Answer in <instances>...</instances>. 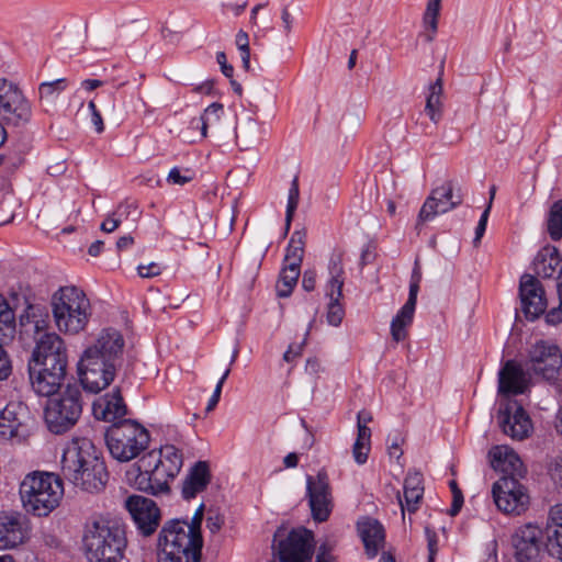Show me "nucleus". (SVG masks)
<instances>
[{
    "mask_svg": "<svg viewBox=\"0 0 562 562\" xmlns=\"http://www.w3.org/2000/svg\"><path fill=\"white\" fill-rule=\"evenodd\" d=\"M68 368V352L63 338L52 331L35 344L27 362L31 385L41 396L54 395L63 385Z\"/></svg>",
    "mask_w": 562,
    "mask_h": 562,
    "instance_id": "nucleus-1",
    "label": "nucleus"
},
{
    "mask_svg": "<svg viewBox=\"0 0 562 562\" xmlns=\"http://www.w3.org/2000/svg\"><path fill=\"white\" fill-rule=\"evenodd\" d=\"M61 473L76 487L89 493L102 491L109 479L101 451L86 437L72 438L66 445Z\"/></svg>",
    "mask_w": 562,
    "mask_h": 562,
    "instance_id": "nucleus-2",
    "label": "nucleus"
},
{
    "mask_svg": "<svg viewBox=\"0 0 562 562\" xmlns=\"http://www.w3.org/2000/svg\"><path fill=\"white\" fill-rule=\"evenodd\" d=\"M82 543L89 562H121L127 548L125 526L116 520L93 519L85 527Z\"/></svg>",
    "mask_w": 562,
    "mask_h": 562,
    "instance_id": "nucleus-3",
    "label": "nucleus"
},
{
    "mask_svg": "<svg viewBox=\"0 0 562 562\" xmlns=\"http://www.w3.org/2000/svg\"><path fill=\"white\" fill-rule=\"evenodd\" d=\"M158 562H201L203 537L184 519L166 521L158 536Z\"/></svg>",
    "mask_w": 562,
    "mask_h": 562,
    "instance_id": "nucleus-4",
    "label": "nucleus"
},
{
    "mask_svg": "<svg viewBox=\"0 0 562 562\" xmlns=\"http://www.w3.org/2000/svg\"><path fill=\"white\" fill-rule=\"evenodd\" d=\"M19 492L26 513L46 517L59 505L64 485L61 479L54 473L33 472L21 482Z\"/></svg>",
    "mask_w": 562,
    "mask_h": 562,
    "instance_id": "nucleus-5",
    "label": "nucleus"
},
{
    "mask_svg": "<svg viewBox=\"0 0 562 562\" xmlns=\"http://www.w3.org/2000/svg\"><path fill=\"white\" fill-rule=\"evenodd\" d=\"M104 440L110 456L119 462H128L148 448L149 431L133 419H122L109 426Z\"/></svg>",
    "mask_w": 562,
    "mask_h": 562,
    "instance_id": "nucleus-6",
    "label": "nucleus"
},
{
    "mask_svg": "<svg viewBox=\"0 0 562 562\" xmlns=\"http://www.w3.org/2000/svg\"><path fill=\"white\" fill-rule=\"evenodd\" d=\"M90 303L76 286H64L52 296L53 315L57 328L66 334L83 330L89 319Z\"/></svg>",
    "mask_w": 562,
    "mask_h": 562,
    "instance_id": "nucleus-7",
    "label": "nucleus"
},
{
    "mask_svg": "<svg viewBox=\"0 0 562 562\" xmlns=\"http://www.w3.org/2000/svg\"><path fill=\"white\" fill-rule=\"evenodd\" d=\"M82 407L80 386L68 384L57 396L48 398L45 405L44 418L47 428L56 435L68 431L79 420Z\"/></svg>",
    "mask_w": 562,
    "mask_h": 562,
    "instance_id": "nucleus-8",
    "label": "nucleus"
},
{
    "mask_svg": "<svg viewBox=\"0 0 562 562\" xmlns=\"http://www.w3.org/2000/svg\"><path fill=\"white\" fill-rule=\"evenodd\" d=\"M135 465L134 471L127 472L130 480L134 475L133 482L137 490L150 495L168 493L169 482L179 473V471H170L167 464L156 459L155 449L144 454Z\"/></svg>",
    "mask_w": 562,
    "mask_h": 562,
    "instance_id": "nucleus-9",
    "label": "nucleus"
},
{
    "mask_svg": "<svg viewBox=\"0 0 562 562\" xmlns=\"http://www.w3.org/2000/svg\"><path fill=\"white\" fill-rule=\"evenodd\" d=\"M33 116L31 102L12 81L0 78V120L9 126H26Z\"/></svg>",
    "mask_w": 562,
    "mask_h": 562,
    "instance_id": "nucleus-10",
    "label": "nucleus"
},
{
    "mask_svg": "<svg viewBox=\"0 0 562 562\" xmlns=\"http://www.w3.org/2000/svg\"><path fill=\"white\" fill-rule=\"evenodd\" d=\"M120 366L100 360L90 353H82L78 362V375L82 387L90 393H99L114 380Z\"/></svg>",
    "mask_w": 562,
    "mask_h": 562,
    "instance_id": "nucleus-11",
    "label": "nucleus"
},
{
    "mask_svg": "<svg viewBox=\"0 0 562 562\" xmlns=\"http://www.w3.org/2000/svg\"><path fill=\"white\" fill-rule=\"evenodd\" d=\"M492 495L497 508L505 514L519 515L526 510L529 496L518 479L503 475L492 487Z\"/></svg>",
    "mask_w": 562,
    "mask_h": 562,
    "instance_id": "nucleus-12",
    "label": "nucleus"
},
{
    "mask_svg": "<svg viewBox=\"0 0 562 562\" xmlns=\"http://www.w3.org/2000/svg\"><path fill=\"white\" fill-rule=\"evenodd\" d=\"M306 496L311 508L312 518L317 522L328 520L334 504L329 477L325 470L306 476Z\"/></svg>",
    "mask_w": 562,
    "mask_h": 562,
    "instance_id": "nucleus-13",
    "label": "nucleus"
},
{
    "mask_svg": "<svg viewBox=\"0 0 562 562\" xmlns=\"http://www.w3.org/2000/svg\"><path fill=\"white\" fill-rule=\"evenodd\" d=\"M530 370L546 380H554L562 367V352L550 341L539 340L529 349Z\"/></svg>",
    "mask_w": 562,
    "mask_h": 562,
    "instance_id": "nucleus-14",
    "label": "nucleus"
},
{
    "mask_svg": "<svg viewBox=\"0 0 562 562\" xmlns=\"http://www.w3.org/2000/svg\"><path fill=\"white\" fill-rule=\"evenodd\" d=\"M125 508L140 535L148 537L157 530L160 522V509L153 499L142 495H131L125 501Z\"/></svg>",
    "mask_w": 562,
    "mask_h": 562,
    "instance_id": "nucleus-15",
    "label": "nucleus"
},
{
    "mask_svg": "<svg viewBox=\"0 0 562 562\" xmlns=\"http://www.w3.org/2000/svg\"><path fill=\"white\" fill-rule=\"evenodd\" d=\"M543 532L535 524L528 522L518 527L512 535L514 557L517 562H538Z\"/></svg>",
    "mask_w": 562,
    "mask_h": 562,
    "instance_id": "nucleus-16",
    "label": "nucleus"
},
{
    "mask_svg": "<svg viewBox=\"0 0 562 562\" xmlns=\"http://www.w3.org/2000/svg\"><path fill=\"white\" fill-rule=\"evenodd\" d=\"M462 203V194L454 192L452 182H445L434 189L424 202L417 220V226L434 220L437 215L443 214Z\"/></svg>",
    "mask_w": 562,
    "mask_h": 562,
    "instance_id": "nucleus-17",
    "label": "nucleus"
},
{
    "mask_svg": "<svg viewBox=\"0 0 562 562\" xmlns=\"http://www.w3.org/2000/svg\"><path fill=\"white\" fill-rule=\"evenodd\" d=\"M313 533L301 528L293 529L278 544L280 562H311L313 555Z\"/></svg>",
    "mask_w": 562,
    "mask_h": 562,
    "instance_id": "nucleus-18",
    "label": "nucleus"
},
{
    "mask_svg": "<svg viewBox=\"0 0 562 562\" xmlns=\"http://www.w3.org/2000/svg\"><path fill=\"white\" fill-rule=\"evenodd\" d=\"M27 415V406L22 402H9L0 411V441L21 442L26 436Z\"/></svg>",
    "mask_w": 562,
    "mask_h": 562,
    "instance_id": "nucleus-19",
    "label": "nucleus"
},
{
    "mask_svg": "<svg viewBox=\"0 0 562 562\" xmlns=\"http://www.w3.org/2000/svg\"><path fill=\"white\" fill-rule=\"evenodd\" d=\"M519 295L526 318L535 321L544 313L547 308L544 290L536 277L529 273L521 276Z\"/></svg>",
    "mask_w": 562,
    "mask_h": 562,
    "instance_id": "nucleus-20",
    "label": "nucleus"
},
{
    "mask_svg": "<svg viewBox=\"0 0 562 562\" xmlns=\"http://www.w3.org/2000/svg\"><path fill=\"white\" fill-rule=\"evenodd\" d=\"M49 316L38 305L29 304L19 317V336L23 344L37 342L48 331Z\"/></svg>",
    "mask_w": 562,
    "mask_h": 562,
    "instance_id": "nucleus-21",
    "label": "nucleus"
},
{
    "mask_svg": "<svg viewBox=\"0 0 562 562\" xmlns=\"http://www.w3.org/2000/svg\"><path fill=\"white\" fill-rule=\"evenodd\" d=\"M498 422L503 432L516 440H524L532 430L529 415L517 401L509 402L499 412Z\"/></svg>",
    "mask_w": 562,
    "mask_h": 562,
    "instance_id": "nucleus-22",
    "label": "nucleus"
},
{
    "mask_svg": "<svg viewBox=\"0 0 562 562\" xmlns=\"http://www.w3.org/2000/svg\"><path fill=\"white\" fill-rule=\"evenodd\" d=\"M123 348L124 338L122 334L114 328H105L99 334L95 342L88 347L83 353H90L100 360L120 366Z\"/></svg>",
    "mask_w": 562,
    "mask_h": 562,
    "instance_id": "nucleus-23",
    "label": "nucleus"
},
{
    "mask_svg": "<svg viewBox=\"0 0 562 562\" xmlns=\"http://www.w3.org/2000/svg\"><path fill=\"white\" fill-rule=\"evenodd\" d=\"M27 519L16 512L0 513V549H12L23 543L27 537Z\"/></svg>",
    "mask_w": 562,
    "mask_h": 562,
    "instance_id": "nucleus-24",
    "label": "nucleus"
},
{
    "mask_svg": "<svg viewBox=\"0 0 562 562\" xmlns=\"http://www.w3.org/2000/svg\"><path fill=\"white\" fill-rule=\"evenodd\" d=\"M92 413L97 419L112 424L125 419L127 407L121 390L115 387L111 393L97 398L92 404Z\"/></svg>",
    "mask_w": 562,
    "mask_h": 562,
    "instance_id": "nucleus-25",
    "label": "nucleus"
},
{
    "mask_svg": "<svg viewBox=\"0 0 562 562\" xmlns=\"http://www.w3.org/2000/svg\"><path fill=\"white\" fill-rule=\"evenodd\" d=\"M528 374L521 366L514 360H508L498 373V393L502 395L524 394L528 389Z\"/></svg>",
    "mask_w": 562,
    "mask_h": 562,
    "instance_id": "nucleus-26",
    "label": "nucleus"
},
{
    "mask_svg": "<svg viewBox=\"0 0 562 562\" xmlns=\"http://www.w3.org/2000/svg\"><path fill=\"white\" fill-rule=\"evenodd\" d=\"M357 530L368 558H375L385 543L383 525L375 518L363 517L358 520Z\"/></svg>",
    "mask_w": 562,
    "mask_h": 562,
    "instance_id": "nucleus-27",
    "label": "nucleus"
},
{
    "mask_svg": "<svg viewBox=\"0 0 562 562\" xmlns=\"http://www.w3.org/2000/svg\"><path fill=\"white\" fill-rule=\"evenodd\" d=\"M212 474L207 461L195 462L188 471L182 481L181 496L186 501L195 498L198 494L204 492L211 483Z\"/></svg>",
    "mask_w": 562,
    "mask_h": 562,
    "instance_id": "nucleus-28",
    "label": "nucleus"
},
{
    "mask_svg": "<svg viewBox=\"0 0 562 562\" xmlns=\"http://www.w3.org/2000/svg\"><path fill=\"white\" fill-rule=\"evenodd\" d=\"M488 456L493 469L501 471L503 475L517 479L525 473L521 459L508 446H495L490 450Z\"/></svg>",
    "mask_w": 562,
    "mask_h": 562,
    "instance_id": "nucleus-29",
    "label": "nucleus"
},
{
    "mask_svg": "<svg viewBox=\"0 0 562 562\" xmlns=\"http://www.w3.org/2000/svg\"><path fill=\"white\" fill-rule=\"evenodd\" d=\"M372 416L367 411H360L357 415L358 434L352 447V454L358 464H363L368 460L371 442V429L367 426Z\"/></svg>",
    "mask_w": 562,
    "mask_h": 562,
    "instance_id": "nucleus-30",
    "label": "nucleus"
},
{
    "mask_svg": "<svg viewBox=\"0 0 562 562\" xmlns=\"http://www.w3.org/2000/svg\"><path fill=\"white\" fill-rule=\"evenodd\" d=\"M405 505L398 495V502L402 513L407 509L408 513H415L418 509L419 502L424 495L423 475L419 472H408L404 480Z\"/></svg>",
    "mask_w": 562,
    "mask_h": 562,
    "instance_id": "nucleus-31",
    "label": "nucleus"
},
{
    "mask_svg": "<svg viewBox=\"0 0 562 562\" xmlns=\"http://www.w3.org/2000/svg\"><path fill=\"white\" fill-rule=\"evenodd\" d=\"M443 92L441 75L436 79L435 82L428 87V93L426 97L425 112L430 121L438 124L442 117V102L441 95Z\"/></svg>",
    "mask_w": 562,
    "mask_h": 562,
    "instance_id": "nucleus-32",
    "label": "nucleus"
},
{
    "mask_svg": "<svg viewBox=\"0 0 562 562\" xmlns=\"http://www.w3.org/2000/svg\"><path fill=\"white\" fill-rule=\"evenodd\" d=\"M416 305L405 303L391 323V335L393 340L400 342L406 338V327L412 324Z\"/></svg>",
    "mask_w": 562,
    "mask_h": 562,
    "instance_id": "nucleus-33",
    "label": "nucleus"
},
{
    "mask_svg": "<svg viewBox=\"0 0 562 562\" xmlns=\"http://www.w3.org/2000/svg\"><path fill=\"white\" fill-rule=\"evenodd\" d=\"M304 238L305 233L302 231H295L292 234L290 243L286 247V254L284 257L285 265L295 268H301V263L304 255Z\"/></svg>",
    "mask_w": 562,
    "mask_h": 562,
    "instance_id": "nucleus-34",
    "label": "nucleus"
},
{
    "mask_svg": "<svg viewBox=\"0 0 562 562\" xmlns=\"http://www.w3.org/2000/svg\"><path fill=\"white\" fill-rule=\"evenodd\" d=\"M441 9V0H428L426 10L423 16V24L425 27V38L427 42H432L438 30V16Z\"/></svg>",
    "mask_w": 562,
    "mask_h": 562,
    "instance_id": "nucleus-35",
    "label": "nucleus"
},
{
    "mask_svg": "<svg viewBox=\"0 0 562 562\" xmlns=\"http://www.w3.org/2000/svg\"><path fill=\"white\" fill-rule=\"evenodd\" d=\"M299 277H300L299 268L284 265L280 272L278 282L276 284L277 295L279 297L290 296L293 289L295 288V285L297 283Z\"/></svg>",
    "mask_w": 562,
    "mask_h": 562,
    "instance_id": "nucleus-36",
    "label": "nucleus"
},
{
    "mask_svg": "<svg viewBox=\"0 0 562 562\" xmlns=\"http://www.w3.org/2000/svg\"><path fill=\"white\" fill-rule=\"evenodd\" d=\"M16 330L14 311L0 294V338L12 339Z\"/></svg>",
    "mask_w": 562,
    "mask_h": 562,
    "instance_id": "nucleus-37",
    "label": "nucleus"
},
{
    "mask_svg": "<svg viewBox=\"0 0 562 562\" xmlns=\"http://www.w3.org/2000/svg\"><path fill=\"white\" fill-rule=\"evenodd\" d=\"M222 111H223V105L221 103L214 102V103L210 104L201 115L193 117L190 121V127L192 130H200L201 136L206 137L207 125L211 120V116H214V120L218 121L220 114Z\"/></svg>",
    "mask_w": 562,
    "mask_h": 562,
    "instance_id": "nucleus-38",
    "label": "nucleus"
},
{
    "mask_svg": "<svg viewBox=\"0 0 562 562\" xmlns=\"http://www.w3.org/2000/svg\"><path fill=\"white\" fill-rule=\"evenodd\" d=\"M156 459H160L164 464H167L170 471L180 472L183 463L182 453L172 445H166L156 450Z\"/></svg>",
    "mask_w": 562,
    "mask_h": 562,
    "instance_id": "nucleus-39",
    "label": "nucleus"
},
{
    "mask_svg": "<svg viewBox=\"0 0 562 562\" xmlns=\"http://www.w3.org/2000/svg\"><path fill=\"white\" fill-rule=\"evenodd\" d=\"M299 201H300L299 177L295 176L291 182V186L289 189V194H288L284 235H286L290 231L291 223L294 217V213L299 205Z\"/></svg>",
    "mask_w": 562,
    "mask_h": 562,
    "instance_id": "nucleus-40",
    "label": "nucleus"
},
{
    "mask_svg": "<svg viewBox=\"0 0 562 562\" xmlns=\"http://www.w3.org/2000/svg\"><path fill=\"white\" fill-rule=\"evenodd\" d=\"M67 88V79L59 78L54 81L42 82L38 87L41 101L54 102L57 97Z\"/></svg>",
    "mask_w": 562,
    "mask_h": 562,
    "instance_id": "nucleus-41",
    "label": "nucleus"
},
{
    "mask_svg": "<svg viewBox=\"0 0 562 562\" xmlns=\"http://www.w3.org/2000/svg\"><path fill=\"white\" fill-rule=\"evenodd\" d=\"M111 214L120 225L128 221L134 224L139 218L140 211L135 202L124 201Z\"/></svg>",
    "mask_w": 562,
    "mask_h": 562,
    "instance_id": "nucleus-42",
    "label": "nucleus"
},
{
    "mask_svg": "<svg viewBox=\"0 0 562 562\" xmlns=\"http://www.w3.org/2000/svg\"><path fill=\"white\" fill-rule=\"evenodd\" d=\"M548 233L553 240L562 238V200L553 203L548 220Z\"/></svg>",
    "mask_w": 562,
    "mask_h": 562,
    "instance_id": "nucleus-43",
    "label": "nucleus"
},
{
    "mask_svg": "<svg viewBox=\"0 0 562 562\" xmlns=\"http://www.w3.org/2000/svg\"><path fill=\"white\" fill-rule=\"evenodd\" d=\"M560 266V258L558 255L551 254L549 257L537 258L535 261V271L538 277L543 279L552 278Z\"/></svg>",
    "mask_w": 562,
    "mask_h": 562,
    "instance_id": "nucleus-44",
    "label": "nucleus"
},
{
    "mask_svg": "<svg viewBox=\"0 0 562 562\" xmlns=\"http://www.w3.org/2000/svg\"><path fill=\"white\" fill-rule=\"evenodd\" d=\"M546 546L551 555L562 560V529H548Z\"/></svg>",
    "mask_w": 562,
    "mask_h": 562,
    "instance_id": "nucleus-45",
    "label": "nucleus"
},
{
    "mask_svg": "<svg viewBox=\"0 0 562 562\" xmlns=\"http://www.w3.org/2000/svg\"><path fill=\"white\" fill-rule=\"evenodd\" d=\"M194 177L195 172L190 168L181 169L179 167H173L167 176V181L170 184L184 186L192 181Z\"/></svg>",
    "mask_w": 562,
    "mask_h": 562,
    "instance_id": "nucleus-46",
    "label": "nucleus"
},
{
    "mask_svg": "<svg viewBox=\"0 0 562 562\" xmlns=\"http://www.w3.org/2000/svg\"><path fill=\"white\" fill-rule=\"evenodd\" d=\"M557 292L559 296V306L553 307L546 315V321L549 324L562 323V268L559 269V274L557 277Z\"/></svg>",
    "mask_w": 562,
    "mask_h": 562,
    "instance_id": "nucleus-47",
    "label": "nucleus"
},
{
    "mask_svg": "<svg viewBox=\"0 0 562 562\" xmlns=\"http://www.w3.org/2000/svg\"><path fill=\"white\" fill-rule=\"evenodd\" d=\"M344 316L345 310L340 304V300H329L326 315L328 324L331 326H338L342 322Z\"/></svg>",
    "mask_w": 562,
    "mask_h": 562,
    "instance_id": "nucleus-48",
    "label": "nucleus"
},
{
    "mask_svg": "<svg viewBox=\"0 0 562 562\" xmlns=\"http://www.w3.org/2000/svg\"><path fill=\"white\" fill-rule=\"evenodd\" d=\"M329 279H345V269L342 265V254L334 252L328 263Z\"/></svg>",
    "mask_w": 562,
    "mask_h": 562,
    "instance_id": "nucleus-49",
    "label": "nucleus"
},
{
    "mask_svg": "<svg viewBox=\"0 0 562 562\" xmlns=\"http://www.w3.org/2000/svg\"><path fill=\"white\" fill-rule=\"evenodd\" d=\"M10 339L0 338V381L7 380L12 373V363L8 352L4 349V344Z\"/></svg>",
    "mask_w": 562,
    "mask_h": 562,
    "instance_id": "nucleus-50",
    "label": "nucleus"
},
{
    "mask_svg": "<svg viewBox=\"0 0 562 562\" xmlns=\"http://www.w3.org/2000/svg\"><path fill=\"white\" fill-rule=\"evenodd\" d=\"M449 485L452 492V504L448 514L450 516H456L459 514L463 505V494L456 481H450Z\"/></svg>",
    "mask_w": 562,
    "mask_h": 562,
    "instance_id": "nucleus-51",
    "label": "nucleus"
},
{
    "mask_svg": "<svg viewBox=\"0 0 562 562\" xmlns=\"http://www.w3.org/2000/svg\"><path fill=\"white\" fill-rule=\"evenodd\" d=\"M345 279H329L326 285V296L334 301L342 297Z\"/></svg>",
    "mask_w": 562,
    "mask_h": 562,
    "instance_id": "nucleus-52",
    "label": "nucleus"
},
{
    "mask_svg": "<svg viewBox=\"0 0 562 562\" xmlns=\"http://www.w3.org/2000/svg\"><path fill=\"white\" fill-rule=\"evenodd\" d=\"M548 529H562V504L550 509Z\"/></svg>",
    "mask_w": 562,
    "mask_h": 562,
    "instance_id": "nucleus-53",
    "label": "nucleus"
},
{
    "mask_svg": "<svg viewBox=\"0 0 562 562\" xmlns=\"http://www.w3.org/2000/svg\"><path fill=\"white\" fill-rule=\"evenodd\" d=\"M88 109L90 111L91 123L94 126L95 132L102 133L104 131V124H103L102 116H101L100 112L98 111L94 101H90L88 103Z\"/></svg>",
    "mask_w": 562,
    "mask_h": 562,
    "instance_id": "nucleus-54",
    "label": "nucleus"
},
{
    "mask_svg": "<svg viewBox=\"0 0 562 562\" xmlns=\"http://www.w3.org/2000/svg\"><path fill=\"white\" fill-rule=\"evenodd\" d=\"M137 272L142 278H153L161 273V268L158 263L150 262L148 265H139Z\"/></svg>",
    "mask_w": 562,
    "mask_h": 562,
    "instance_id": "nucleus-55",
    "label": "nucleus"
},
{
    "mask_svg": "<svg viewBox=\"0 0 562 562\" xmlns=\"http://www.w3.org/2000/svg\"><path fill=\"white\" fill-rule=\"evenodd\" d=\"M224 525V518L218 513H209L206 517V528L211 533H216Z\"/></svg>",
    "mask_w": 562,
    "mask_h": 562,
    "instance_id": "nucleus-56",
    "label": "nucleus"
},
{
    "mask_svg": "<svg viewBox=\"0 0 562 562\" xmlns=\"http://www.w3.org/2000/svg\"><path fill=\"white\" fill-rule=\"evenodd\" d=\"M203 515H204V504L201 503L200 506L196 508V510L191 519V522H188L190 530H192V532H194L196 535H202L201 533V524L203 520Z\"/></svg>",
    "mask_w": 562,
    "mask_h": 562,
    "instance_id": "nucleus-57",
    "label": "nucleus"
},
{
    "mask_svg": "<svg viewBox=\"0 0 562 562\" xmlns=\"http://www.w3.org/2000/svg\"><path fill=\"white\" fill-rule=\"evenodd\" d=\"M488 216H490V206H486L485 210L483 211V213L480 217V221L477 223V226L475 228V237L473 240L474 244L480 243L481 238L483 237L485 229H486Z\"/></svg>",
    "mask_w": 562,
    "mask_h": 562,
    "instance_id": "nucleus-58",
    "label": "nucleus"
},
{
    "mask_svg": "<svg viewBox=\"0 0 562 562\" xmlns=\"http://www.w3.org/2000/svg\"><path fill=\"white\" fill-rule=\"evenodd\" d=\"M305 341H306V338H304V340L301 344L290 345L288 350L283 353V360L286 362H292L296 358H299L302 355Z\"/></svg>",
    "mask_w": 562,
    "mask_h": 562,
    "instance_id": "nucleus-59",
    "label": "nucleus"
},
{
    "mask_svg": "<svg viewBox=\"0 0 562 562\" xmlns=\"http://www.w3.org/2000/svg\"><path fill=\"white\" fill-rule=\"evenodd\" d=\"M425 536L427 539V549L428 553L437 554L438 552V537L434 529L430 527H425Z\"/></svg>",
    "mask_w": 562,
    "mask_h": 562,
    "instance_id": "nucleus-60",
    "label": "nucleus"
},
{
    "mask_svg": "<svg viewBox=\"0 0 562 562\" xmlns=\"http://www.w3.org/2000/svg\"><path fill=\"white\" fill-rule=\"evenodd\" d=\"M316 285V271L313 269L305 270L302 278V288L306 292H311Z\"/></svg>",
    "mask_w": 562,
    "mask_h": 562,
    "instance_id": "nucleus-61",
    "label": "nucleus"
},
{
    "mask_svg": "<svg viewBox=\"0 0 562 562\" xmlns=\"http://www.w3.org/2000/svg\"><path fill=\"white\" fill-rule=\"evenodd\" d=\"M216 61L221 67V71L227 78H232L234 74V67L227 63L226 54L224 52L216 53Z\"/></svg>",
    "mask_w": 562,
    "mask_h": 562,
    "instance_id": "nucleus-62",
    "label": "nucleus"
},
{
    "mask_svg": "<svg viewBox=\"0 0 562 562\" xmlns=\"http://www.w3.org/2000/svg\"><path fill=\"white\" fill-rule=\"evenodd\" d=\"M235 43H236V46L239 49V52H248V50H250V48H249V37H248V34L245 31L239 30L237 32L236 37H235Z\"/></svg>",
    "mask_w": 562,
    "mask_h": 562,
    "instance_id": "nucleus-63",
    "label": "nucleus"
},
{
    "mask_svg": "<svg viewBox=\"0 0 562 562\" xmlns=\"http://www.w3.org/2000/svg\"><path fill=\"white\" fill-rule=\"evenodd\" d=\"M120 224L115 221V218L110 214L102 223H101V231L104 233H112L114 232Z\"/></svg>",
    "mask_w": 562,
    "mask_h": 562,
    "instance_id": "nucleus-64",
    "label": "nucleus"
}]
</instances>
